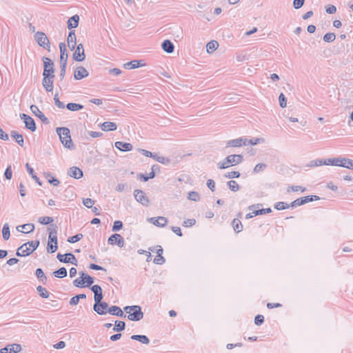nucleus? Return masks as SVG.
I'll list each match as a JSON object with an SVG mask.
<instances>
[{"label": "nucleus", "instance_id": "f257e3e1", "mask_svg": "<svg viewBox=\"0 0 353 353\" xmlns=\"http://www.w3.org/2000/svg\"><path fill=\"white\" fill-rule=\"evenodd\" d=\"M123 311L128 314V319L132 321H139L143 318V312L140 305H128L123 307Z\"/></svg>", "mask_w": 353, "mask_h": 353}, {"label": "nucleus", "instance_id": "f03ea898", "mask_svg": "<svg viewBox=\"0 0 353 353\" xmlns=\"http://www.w3.org/2000/svg\"><path fill=\"white\" fill-rule=\"evenodd\" d=\"M60 140L65 148L72 150L74 145L70 137V132L68 128L59 127L56 129Z\"/></svg>", "mask_w": 353, "mask_h": 353}, {"label": "nucleus", "instance_id": "7ed1b4c3", "mask_svg": "<svg viewBox=\"0 0 353 353\" xmlns=\"http://www.w3.org/2000/svg\"><path fill=\"white\" fill-rule=\"evenodd\" d=\"M327 165L341 166L353 170V160L345 157L327 159Z\"/></svg>", "mask_w": 353, "mask_h": 353}, {"label": "nucleus", "instance_id": "20e7f679", "mask_svg": "<svg viewBox=\"0 0 353 353\" xmlns=\"http://www.w3.org/2000/svg\"><path fill=\"white\" fill-rule=\"evenodd\" d=\"M34 39L38 45L50 51V43L46 34L43 32H37L34 34Z\"/></svg>", "mask_w": 353, "mask_h": 353}, {"label": "nucleus", "instance_id": "39448f33", "mask_svg": "<svg viewBox=\"0 0 353 353\" xmlns=\"http://www.w3.org/2000/svg\"><path fill=\"white\" fill-rule=\"evenodd\" d=\"M320 199V197L316 195H308L305 196H303L299 199H296L294 201L290 203L291 208H295L296 206H300L307 203L309 202L318 201Z\"/></svg>", "mask_w": 353, "mask_h": 353}, {"label": "nucleus", "instance_id": "423d86ee", "mask_svg": "<svg viewBox=\"0 0 353 353\" xmlns=\"http://www.w3.org/2000/svg\"><path fill=\"white\" fill-rule=\"evenodd\" d=\"M103 299L96 301L93 305V310L99 315H105L108 313L109 305L108 303L103 301Z\"/></svg>", "mask_w": 353, "mask_h": 353}, {"label": "nucleus", "instance_id": "0eeeda50", "mask_svg": "<svg viewBox=\"0 0 353 353\" xmlns=\"http://www.w3.org/2000/svg\"><path fill=\"white\" fill-rule=\"evenodd\" d=\"M42 60L43 62V75L54 76L53 61L50 58L46 57H43Z\"/></svg>", "mask_w": 353, "mask_h": 353}, {"label": "nucleus", "instance_id": "6e6552de", "mask_svg": "<svg viewBox=\"0 0 353 353\" xmlns=\"http://www.w3.org/2000/svg\"><path fill=\"white\" fill-rule=\"evenodd\" d=\"M19 117L20 119L23 120L26 129L30 130L31 132H34L37 130L36 123L30 116L25 113H21Z\"/></svg>", "mask_w": 353, "mask_h": 353}, {"label": "nucleus", "instance_id": "1a4fd4ad", "mask_svg": "<svg viewBox=\"0 0 353 353\" xmlns=\"http://www.w3.org/2000/svg\"><path fill=\"white\" fill-rule=\"evenodd\" d=\"M57 259L64 263H72L77 265L78 261L75 256L72 253H66L64 254L59 253L57 256Z\"/></svg>", "mask_w": 353, "mask_h": 353}, {"label": "nucleus", "instance_id": "9d476101", "mask_svg": "<svg viewBox=\"0 0 353 353\" xmlns=\"http://www.w3.org/2000/svg\"><path fill=\"white\" fill-rule=\"evenodd\" d=\"M134 196L137 202L143 206H148L150 203L149 199L141 190H135L134 191Z\"/></svg>", "mask_w": 353, "mask_h": 353}, {"label": "nucleus", "instance_id": "9b49d317", "mask_svg": "<svg viewBox=\"0 0 353 353\" xmlns=\"http://www.w3.org/2000/svg\"><path fill=\"white\" fill-rule=\"evenodd\" d=\"M72 59L74 61L79 62L85 60V54L82 43H79L75 47L74 52L72 54Z\"/></svg>", "mask_w": 353, "mask_h": 353}, {"label": "nucleus", "instance_id": "f8f14e48", "mask_svg": "<svg viewBox=\"0 0 353 353\" xmlns=\"http://www.w3.org/2000/svg\"><path fill=\"white\" fill-rule=\"evenodd\" d=\"M110 245H117L119 248L124 246V239L121 234L115 233L112 234L108 239Z\"/></svg>", "mask_w": 353, "mask_h": 353}, {"label": "nucleus", "instance_id": "ddd939ff", "mask_svg": "<svg viewBox=\"0 0 353 353\" xmlns=\"http://www.w3.org/2000/svg\"><path fill=\"white\" fill-rule=\"evenodd\" d=\"M30 110L43 123L48 124L50 123L49 119L43 114V113L39 110V108L36 105H31Z\"/></svg>", "mask_w": 353, "mask_h": 353}, {"label": "nucleus", "instance_id": "4468645a", "mask_svg": "<svg viewBox=\"0 0 353 353\" xmlns=\"http://www.w3.org/2000/svg\"><path fill=\"white\" fill-rule=\"evenodd\" d=\"M42 85L47 92H51L53 90V82L54 76L43 75Z\"/></svg>", "mask_w": 353, "mask_h": 353}, {"label": "nucleus", "instance_id": "2eb2a0df", "mask_svg": "<svg viewBox=\"0 0 353 353\" xmlns=\"http://www.w3.org/2000/svg\"><path fill=\"white\" fill-rule=\"evenodd\" d=\"M248 139L240 137L235 139L230 140L226 143V147H241L242 145H247Z\"/></svg>", "mask_w": 353, "mask_h": 353}, {"label": "nucleus", "instance_id": "dca6fc26", "mask_svg": "<svg viewBox=\"0 0 353 353\" xmlns=\"http://www.w3.org/2000/svg\"><path fill=\"white\" fill-rule=\"evenodd\" d=\"M21 346L19 344L14 343L8 345L0 350V353H18L21 352Z\"/></svg>", "mask_w": 353, "mask_h": 353}, {"label": "nucleus", "instance_id": "f3484780", "mask_svg": "<svg viewBox=\"0 0 353 353\" xmlns=\"http://www.w3.org/2000/svg\"><path fill=\"white\" fill-rule=\"evenodd\" d=\"M88 76V71L83 66H78L74 72V78L76 80H81Z\"/></svg>", "mask_w": 353, "mask_h": 353}, {"label": "nucleus", "instance_id": "a211bd4d", "mask_svg": "<svg viewBox=\"0 0 353 353\" xmlns=\"http://www.w3.org/2000/svg\"><path fill=\"white\" fill-rule=\"evenodd\" d=\"M148 221L159 228L165 227L168 223V219L164 216L152 217L150 218Z\"/></svg>", "mask_w": 353, "mask_h": 353}, {"label": "nucleus", "instance_id": "6ab92c4d", "mask_svg": "<svg viewBox=\"0 0 353 353\" xmlns=\"http://www.w3.org/2000/svg\"><path fill=\"white\" fill-rule=\"evenodd\" d=\"M32 253V250L28 247L26 243L21 245L17 250V256H27Z\"/></svg>", "mask_w": 353, "mask_h": 353}, {"label": "nucleus", "instance_id": "aec40b11", "mask_svg": "<svg viewBox=\"0 0 353 353\" xmlns=\"http://www.w3.org/2000/svg\"><path fill=\"white\" fill-rule=\"evenodd\" d=\"M90 290L94 293V301H99L103 299L102 288L99 285H92L90 288Z\"/></svg>", "mask_w": 353, "mask_h": 353}, {"label": "nucleus", "instance_id": "412c9836", "mask_svg": "<svg viewBox=\"0 0 353 353\" xmlns=\"http://www.w3.org/2000/svg\"><path fill=\"white\" fill-rule=\"evenodd\" d=\"M68 174L74 179H79L83 175V171L78 167L72 166L68 170Z\"/></svg>", "mask_w": 353, "mask_h": 353}, {"label": "nucleus", "instance_id": "4be33fe9", "mask_svg": "<svg viewBox=\"0 0 353 353\" xmlns=\"http://www.w3.org/2000/svg\"><path fill=\"white\" fill-rule=\"evenodd\" d=\"M243 161V156L241 154H231L227 157V161L230 165L240 164Z\"/></svg>", "mask_w": 353, "mask_h": 353}, {"label": "nucleus", "instance_id": "5701e85b", "mask_svg": "<svg viewBox=\"0 0 353 353\" xmlns=\"http://www.w3.org/2000/svg\"><path fill=\"white\" fill-rule=\"evenodd\" d=\"M67 41H68V47L70 49V50L71 51L74 50L75 47L77 46V38H76L74 30H70L69 32Z\"/></svg>", "mask_w": 353, "mask_h": 353}, {"label": "nucleus", "instance_id": "b1692460", "mask_svg": "<svg viewBox=\"0 0 353 353\" xmlns=\"http://www.w3.org/2000/svg\"><path fill=\"white\" fill-rule=\"evenodd\" d=\"M57 225H50V227L48 228V230H50L49 232L48 236V242H52L54 244L57 245Z\"/></svg>", "mask_w": 353, "mask_h": 353}, {"label": "nucleus", "instance_id": "393cba45", "mask_svg": "<svg viewBox=\"0 0 353 353\" xmlns=\"http://www.w3.org/2000/svg\"><path fill=\"white\" fill-rule=\"evenodd\" d=\"M79 274L80 278L83 280L85 287L90 288L94 282V279L83 271L79 272Z\"/></svg>", "mask_w": 353, "mask_h": 353}, {"label": "nucleus", "instance_id": "a878e982", "mask_svg": "<svg viewBox=\"0 0 353 353\" xmlns=\"http://www.w3.org/2000/svg\"><path fill=\"white\" fill-rule=\"evenodd\" d=\"M108 313L113 316H119L121 318H125L126 314H124L123 311L121 309L120 307L117 305H112L109 307L108 310Z\"/></svg>", "mask_w": 353, "mask_h": 353}, {"label": "nucleus", "instance_id": "bb28decb", "mask_svg": "<svg viewBox=\"0 0 353 353\" xmlns=\"http://www.w3.org/2000/svg\"><path fill=\"white\" fill-rule=\"evenodd\" d=\"M114 145L118 150L122 152L131 151L133 148L131 143L123 141H117L115 142Z\"/></svg>", "mask_w": 353, "mask_h": 353}, {"label": "nucleus", "instance_id": "cd10ccee", "mask_svg": "<svg viewBox=\"0 0 353 353\" xmlns=\"http://www.w3.org/2000/svg\"><path fill=\"white\" fill-rule=\"evenodd\" d=\"M143 60H132L123 65L125 68L135 69L145 65Z\"/></svg>", "mask_w": 353, "mask_h": 353}, {"label": "nucleus", "instance_id": "c85d7f7f", "mask_svg": "<svg viewBox=\"0 0 353 353\" xmlns=\"http://www.w3.org/2000/svg\"><path fill=\"white\" fill-rule=\"evenodd\" d=\"M162 49L167 53H172L174 50V46L172 41L168 39L164 40L161 43Z\"/></svg>", "mask_w": 353, "mask_h": 353}, {"label": "nucleus", "instance_id": "c756f323", "mask_svg": "<svg viewBox=\"0 0 353 353\" xmlns=\"http://www.w3.org/2000/svg\"><path fill=\"white\" fill-rule=\"evenodd\" d=\"M79 17L77 14H74L72 17H71L68 22V28L69 30H71L72 28H77L79 26Z\"/></svg>", "mask_w": 353, "mask_h": 353}, {"label": "nucleus", "instance_id": "7c9ffc66", "mask_svg": "<svg viewBox=\"0 0 353 353\" xmlns=\"http://www.w3.org/2000/svg\"><path fill=\"white\" fill-rule=\"evenodd\" d=\"M103 131H114L117 128V125L114 122L105 121L101 125Z\"/></svg>", "mask_w": 353, "mask_h": 353}, {"label": "nucleus", "instance_id": "2f4dec72", "mask_svg": "<svg viewBox=\"0 0 353 353\" xmlns=\"http://www.w3.org/2000/svg\"><path fill=\"white\" fill-rule=\"evenodd\" d=\"M130 339L132 340L137 341L145 345H147L150 343V339L146 335L134 334L131 336Z\"/></svg>", "mask_w": 353, "mask_h": 353}, {"label": "nucleus", "instance_id": "473e14b6", "mask_svg": "<svg viewBox=\"0 0 353 353\" xmlns=\"http://www.w3.org/2000/svg\"><path fill=\"white\" fill-rule=\"evenodd\" d=\"M10 135L12 138H14L16 142L21 147L24 145L23 137L21 134H19L18 132L12 130L10 132Z\"/></svg>", "mask_w": 353, "mask_h": 353}, {"label": "nucleus", "instance_id": "72a5a7b5", "mask_svg": "<svg viewBox=\"0 0 353 353\" xmlns=\"http://www.w3.org/2000/svg\"><path fill=\"white\" fill-rule=\"evenodd\" d=\"M26 170H27L28 172L32 176V178L35 181V182L39 185L41 186L42 185V183L40 181L39 178L37 177V176L35 174L34 169L32 167H30V165L28 163L26 164Z\"/></svg>", "mask_w": 353, "mask_h": 353}, {"label": "nucleus", "instance_id": "f704fd0d", "mask_svg": "<svg viewBox=\"0 0 353 353\" xmlns=\"http://www.w3.org/2000/svg\"><path fill=\"white\" fill-rule=\"evenodd\" d=\"M45 177L48 179L49 183L54 186H58L60 184L59 180L54 177L50 172H44Z\"/></svg>", "mask_w": 353, "mask_h": 353}, {"label": "nucleus", "instance_id": "c9c22d12", "mask_svg": "<svg viewBox=\"0 0 353 353\" xmlns=\"http://www.w3.org/2000/svg\"><path fill=\"white\" fill-rule=\"evenodd\" d=\"M35 275L37 278L43 283L46 284L47 282V277L45 275L43 270L41 268H37L35 272Z\"/></svg>", "mask_w": 353, "mask_h": 353}, {"label": "nucleus", "instance_id": "e433bc0d", "mask_svg": "<svg viewBox=\"0 0 353 353\" xmlns=\"http://www.w3.org/2000/svg\"><path fill=\"white\" fill-rule=\"evenodd\" d=\"M66 108L70 111L75 112L81 110L83 108V105L76 103H68L65 105Z\"/></svg>", "mask_w": 353, "mask_h": 353}, {"label": "nucleus", "instance_id": "4c0bfd02", "mask_svg": "<svg viewBox=\"0 0 353 353\" xmlns=\"http://www.w3.org/2000/svg\"><path fill=\"white\" fill-rule=\"evenodd\" d=\"M323 165H327V159H315L310 161L307 166L309 167H316L320 166Z\"/></svg>", "mask_w": 353, "mask_h": 353}, {"label": "nucleus", "instance_id": "58836bf2", "mask_svg": "<svg viewBox=\"0 0 353 353\" xmlns=\"http://www.w3.org/2000/svg\"><path fill=\"white\" fill-rule=\"evenodd\" d=\"M232 225L234 230L236 233H239L242 231L243 225L239 219H233V221L232 222Z\"/></svg>", "mask_w": 353, "mask_h": 353}, {"label": "nucleus", "instance_id": "ea45409f", "mask_svg": "<svg viewBox=\"0 0 353 353\" xmlns=\"http://www.w3.org/2000/svg\"><path fill=\"white\" fill-rule=\"evenodd\" d=\"M53 275L57 278H64L67 276V270L64 267H61L59 269L53 272Z\"/></svg>", "mask_w": 353, "mask_h": 353}, {"label": "nucleus", "instance_id": "a19ab883", "mask_svg": "<svg viewBox=\"0 0 353 353\" xmlns=\"http://www.w3.org/2000/svg\"><path fill=\"white\" fill-rule=\"evenodd\" d=\"M125 328V323L122 321H115L114 326L113 327L114 332H121Z\"/></svg>", "mask_w": 353, "mask_h": 353}, {"label": "nucleus", "instance_id": "79ce46f5", "mask_svg": "<svg viewBox=\"0 0 353 353\" xmlns=\"http://www.w3.org/2000/svg\"><path fill=\"white\" fill-rule=\"evenodd\" d=\"M37 291L39 293V296L43 299L48 298L50 293L46 290V288L42 287L41 285H39L37 287Z\"/></svg>", "mask_w": 353, "mask_h": 353}, {"label": "nucleus", "instance_id": "37998d69", "mask_svg": "<svg viewBox=\"0 0 353 353\" xmlns=\"http://www.w3.org/2000/svg\"><path fill=\"white\" fill-rule=\"evenodd\" d=\"M2 236L6 241L8 240L10 236V227L8 223H5L3 226Z\"/></svg>", "mask_w": 353, "mask_h": 353}, {"label": "nucleus", "instance_id": "c03bdc74", "mask_svg": "<svg viewBox=\"0 0 353 353\" xmlns=\"http://www.w3.org/2000/svg\"><path fill=\"white\" fill-rule=\"evenodd\" d=\"M218 46H219V43L216 41H211L208 42L206 45V48H207L208 52H214V50H216L217 49Z\"/></svg>", "mask_w": 353, "mask_h": 353}, {"label": "nucleus", "instance_id": "a18cd8bd", "mask_svg": "<svg viewBox=\"0 0 353 353\" xmlns=\"http://www.w3.org/2000/svg\"><path fill=\"white\" fill-rule=\"evenodd\" d=\"M268 167V165L266 163H260L255 165V167L253 169V173L258 174L263 170H265Z\"/></svg>", "mask_w": 353, "mask_h": 353}, {"label": "nucleus", "instance_id": "49530a36", "mask_svg": "<svg viewBox=\"0 0 353 353\" xmlns=\"http://www.w3.org/2000/svg\"><path fill=\"white\" fill-rule=\"evenodd\" d=\"M227 185L229 189L232 192H236L240 189L239 185L233 180L228 181Z\"/></svg>", "mask_w": 353, "mask_h": 353}, {"label": "nucleus", "instance_id": "de8ad7c7", "mask_svg": "<svg viewBox=\"0 0 353 353\" xmlns=\"http://www.w3.org/2000/svg\"><path fill=\"white\" fill-rule=\"evenodd\" d=\"M290 206V204H288L285 202L279 201L274 204V208L277 210H283L289 208Z\"/></svg>", "mask_w": 353, "mask_h": 353}, {"label": "nucleus", "instance_id": "09e8293b", "mask_svg": "<svg viewBox=\"0 0 353 353\" xmlns=\"http://www.w3.org/2000/svg\"><path fill=\"white\" fill-rule=\"evenodd\" d=\"M155 161H158L159 163H161L163 165H168L170 163V159L167 158V157H162V156H159L158 155L157 153H156V157L155 158H153Z\"/></svg>", "mask_w": 353, "mask_h": 353}, {"label": "nucleus", "instance_id": "8fccbe9b", "mask_svg": "<svg viewBox=\"0 0 353 353\" xmlns=\"http://www.w3.org/2000/svg\"><path fill=\"white\" fill-rule=\"evenodd\" d=\"M54 221V219L51 216H41L39 218V222L42 225L51 224Z\"/></svg>", "mask_w": 353, "mask_h": 353}, {"label": "nucleus", "instance_id": "3c124183", "mask_svg": "<svg viewBox=\"0 0 353 353\" xmlns=\"http://www.w3.org/2000/svg\"><path fill=\"white\" fill-rule=\"evenodd\" d=\"M23 230H25L23 232L25 233H30L34 230V225L33 223H26L21 225H19Z\"/></svg>", "mask_w": 353, "mask_h": 353}, {"label": "nucleus", "instance_id": "603ef678", "mask_svg": "<svg viewBox=\"0 0 353 353\" xmlns=\"http://www.w3.org/2000/svg\"><path fill=\"white\" fill-rule=\"evenodd\" d=\"M336 35L333 32H327L324 34L323 39L325 42L330 43L335 40Z\"/></svg>", "mask_w": 353, "mask_h": 353}, {"label": "nucleus", "instance_id": "864d4df0", "mask_svg": "<svg viewBox=\"0 0 353 353\" xmlns=\"http://www.w3.org/2000/svg\"><path fill=\"white\" fill-rule=\"evenodd\" d=\"M272 212V209L270 208H262V209H258L253 210L254 215H261L265 214H268Z\"/></svg>", "mask_w": 353, "mask_h": 353}, {"label": "nucleus", "instance_id": "5fc2aeb1", "mask_svg": "<svg viewBox=\"0 0 353 353\" xmlns=\"http://www.w3.org/2000/svg\"><path fill=\"white\" fill-rule=\"evenodd\" d=\"M188 199L190 201H198L200 199V196L197 192L191 191L188 193Z\"/></svg>", "mask_w": 353, "mask_h": 353}, {"label": "nucleus", "instance_id": "6e6d98bb", "mask_svg": "<svg viewBox=\"0 0 353 353\" xmlns=\"http://www.w3.org/2000/svg\"><path fill=\"white\" fill-rule=\"evenodd\" d=\"M241 174L238 171H232L224 174V177L228 179H236L240 176Z\"/></svg>", "mask_w": 353, "mask_h": 353}, {"label": "nucleus", "instance_id": "4d7b16f0", "mask_svg": "<svg viewBox=\"0 0 353 353\" xmlns=\"http://www.w3.org/2000/svg\"><path fill=\"white\" fill-rule=\"evenodd\" d=\"M123 222L121 221L117 220L114 222L112 230L113 232H117L121 230L123 228Z\"/></svg>", "mask_w": 353, "mask_h": 353}, {"label": "nucleus", "instance_id": "13d9d810", "mask_svg": "<svg viewBox=\"0 0 353 353\" xmlns=\"http://www.w3.org/2000/svg\"><path fill=\"white\" fill-rule=\"evenodd\" d=\"M279 105L281 108H285L287 105V98L285 94L281 92L279 96Z\"/></svg>", "mask_w": 353, "mask_h": 353}, {"label": "nucleus", "instance_id": "bf43d9fd", "mask_svg": "<svg viewBox=\"0 0 353 353\" xmlns=\"http://www.w3.org/2000/svg\"><path fill=\"white\" fill-rule=\"evenodd\" d=\"M68 57L67 51L60 52V65H67Z\"/></svg>", "mask_w": 353, "mask_h": 353}, {"label": "nucleus", "instance_id": "052dcab7", "mask_svg": "<svg viewBox=\"0 0 353 353\" xmlns=\"http://www.w3.org/2000/svg\"><path fill=\"white\" fill-rule=\"evenodd\" d=\"M263 142L264 139L263 138H254L251 139H248L247 143L248 145H256L259 143Z\"/></svg>", "mask_w": 353, "mask_h": 353}, {"label": "nucleus", "instance_id": "680f3d73", "mask_svg": "<svg viewBox=\"0 0 353 353\" xmlns=\"http://www.w3.org/2000/svg\"><path fill=\"white\" fill-rule=\"evenodd\" d=\"M83 238L82 234H77L72 236H70L68 239V241L70 243H74L79 241H80Z\"/></svg>", "mask_w": 353, "mask_h": 353}, {"label": "nucleus", "instance_id": "e2e57ef3", "mask_svg": "<svg viewBox=\"0 0 353 353\" xmlns=\"http://www.w3.org/2000/svg\"><path fill=\"white\" fill-rule=\"evenodd\" d=\"M26 243L30 248H32L31 250L33 252L39 247L40 242L39 240H36L26 242Z\"/></svg>", "mask_w": 353, "mask_h": 353}, {"label": "nucleus", "instance_id": "0e129e2a", "mask_svg": "<svg viewBox=\"0 0 353 353\" xmlns=\"http://www.w3.org/2000/svg\"><path fill=\"white\" fill-rule=\"evenodd\" d=\"M58 249V245H53L52 242H48L47 244V251L49 253H54Z\"/></svg>", "mask_w": 353, "mask_h": 353}, {"label": "nucleus", "instance_id": "69168bd1", "mask_svg": "<svg viewBox=\"0 0 353 353\" xmlns=\"http://www.w3.org/2000/svg\"><path fill=\"white\" fill-rule=\"evenodd\" d=\"M54 104L57 108H61V109H63L64 108H65V105H64V103L59 100L58 94H56L54 95Z\"/></svg>", "mask_w": 353, "mask_h": 353}, {"label": "nucleus", "instance_id": "338daca9", "mask_svg": "<svg viewBox=\"0 0 353 353\" xmlns=\"http://www.w3.org/2000/svg\"><path fill=\"white\" fill-rule=\"evenodd\" d=\"M230 163L227 161V157L224 159V160L222 162H219L217 164V166L219 169H226L230 167Z\"/></svg>", "mask_w": 353, "mask_h": 353}, {"label": "nucleus", "instance_id": "774afa93", "mask_svg": "<svg viewBox=\"0 0 353 353\" xmlns=\"http://www.w3.org/2000/svg\"><path fill=\"white\" fill-rule=\"evenodd\" d=\"M195 223H196V220L194 219H188L183 221V226H184L185 228L191 227V226H193L194 225H195Z\"/></svg>", "mask_w": 353, "mask_h": 353}]
</instances>
